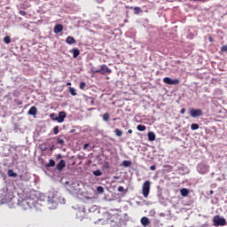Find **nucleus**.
<instances>
[{"label": "nucleus", "instance_id": "nucleus-1", "mask_svg": "<svg viewBox=\"0 0 227 227\" xmlns=\"http://www.w3.org/2000/svg\"><path fill=\"white\" fill-rule=\"evenodd\" d=\"M19 205L24 210H29L30 208L40 210V207H42V204H40V201H38V200H35L31 197L21 200V201L19 202Z\"/></svg>", "mask_w": 227, "mask_h": 227}, {"label": "nucleus", "instance_id": "nucleus-2", "mask_svg": "<svg viewBox=\"0 0 227 227\" xmlns=\"http://www.w3.org/2000/svg\"><path fill=\"white\" fill-rule=\"evenodd\" d=\"M82 211H78L76 215L77 218L80 219V221H82L84 219V215H86V212L90 213V215H94L95 212L96 214H100V209L97 206H92L91 207H87L86 206H82Z\"/></svg>", "mask_w": 227, "mask_h": 227}, {"label": "nucleus", "instance_id": "nucleus-3", "mask_svg": "<svg viewBox=\"0 0 227 227\" xmlns=\"http://www.w3.org/2000/svg\"><path fill=\"white\" fill-rule=\"evenodd\" d=\"M51 120L53 121H58V123H63L65 121V118H67V112L61 111L57 114L56 113H52L50 114Z\"/></svg>", "mask_w": 227, "mask_h": 227}, {"label": "nucleus", "instance_id": "nucleus-4", "mask_svg": "<svg viewBox=\"0 0 227 227\" xmlns=\"http://www.w3.org/2000/svg\"><path fill=\"white\" fill-rule=\"evenodd\" d=\"M65 198H60L59 200H56L55 199H48V205L49 208L51 210H54V208H57L58 203H60V205H65L66 203Z\"/></svg>", "mask_w": 227, "mask_h": 227}, {"label": "nucleus", "instance_id": "nucleus-5", "mask_svg": "<svg viewBox=\"0 0 227 227\" xmlns=\"http://www.w3.org/2000/svg\"><path fill=\"white\" fill-rule=\"evenodd\" d=\"M91 72L92 74H100L101 75H106V74H111L112 71L107 65L103 64L100 66L99 69H95L92 67Z\"/></svg>", "mask_w": 227, "mask_h": 227}, {"label": "nucleus", "instance_id": "nucleus-6", "mask_svg": "<svg viewBox=\"0 0 227 227\" xmlns=\"http://www.w3.org/2000/svg\"><path fill=\"white\" fill-rule=\"evenodd\" d=\"M196 169L200 175H207L210 171V166L207 163L200 162L197 165Z\"/></svg>", "mask_w": 227, "mask_h": 227}, {"label": "nucleus", "instance_id": "nucleus-7", "mask_svg": "<svg viewBox=\"0 0 227 227\" xmlns=\"http://www.w3.org/2000/svg\"><path fill=\"white\" fill-rule=\"evenodd\" d=\"M214 226H226V219L219 215L213 217Z\"/></svg>", "mask_w": 227, "mask_h": 227}, {"label": "nucleus", "instance_id": "nucleus-8", "mask_svg": "<svg viewBox=\"0 0 227 227\" xmlns=\"http://www.w3.org/2000/svg\"><path fill=\"white\" fill-rule=\"evenodd\" d=\"M81 184L79 183H73L70 186L71 194H81Z\"/></svg>", "mask_w": 227, "mask_h": 227}, {"label": "nucleus", "instance_id": "nucleus-9", "mask_svg": "<svg viewBox=\"0 0 227 227\" xmlns=\"http://www.w3.org/2000/svg\"><path fill=\"white\" fill-rule=\"evenodd\" d=\"M150 184H151L150 181H145L143 184L142 192H143L144 198H146L150 194Z\"/></svg>", "mask_w": 227, "mask_h": 227}, {"label": "nucleus", "instance_id": "nucleus-10", "mask_svg": "<svg viewBox=\"0 0 227 227\" xmlns=\"http://www.w3.org/2000/svg\"><path fill=\"white\" fill-rule=\"evenodd\" d=\"M190 116L192 118H198L199 116H203V110L191 108L190 109Z\"/></svg>", "mask_w": 227, "mask_h": 227}, {"label": "nucleus", "instance_id": "nucleus-11", "mask_svg": "<svg viewBox=\"0 0 227 227\" xmlns=\"http://www.w3.org/2000/svg\"><path fill=\"white\" fill-rule=\"evenodd\" d=\"M163 82H165V84H174V85H176V84H180V80H178V79H172V78H169V77H165L163 79Z\"/></svg>", "mask_w": 227, "mask_h": 227}, {"label": "nucleus", "instance_id": "nucleus-12", "mask_svg": "<svg viewBox=\"0 0 227 227\" xmlns=\"http://www.w3.org/2000/svg\"><path fill=\"white\" fill-rule=\"evenodd\" d=\"M40 161H41L42 165L46 168V169L48 168H54V166H56V161H54V160H52V159L50 160L49 163H45L43 159H41Z\"/></svg>", "mask_w": 227, "mask_h": 227}, {"label": "nucleus", "instance_id": "nucleus-13", "mask_svg": "<svg viewBox=\"0 0 227 227\" xmlns=\"http://www.w3.org/2000/svg\"><path fill=\"white\" fill-rule=\"evenodd\" d=\"M57 141V145H59L60 146H65V135H59L55 137Z\"/></svg>", "mask_w": 227, "mask_h": 227}, {"label": "nucleus", "instance_id": "nucleus-14", "mask_svg": "<svg viewBox=\"0 0 227 227\" xmlns=\"http://www.w3.org/2000/svg\"><path fill=\"white\" fill-rule=\"evenodd\" d=\"M67 166V161H65V160H60V161L57 164L55 169H57V171H62L63 168H66Z\"/></svg>", "mask_w": 227, "mask_h": 227}, {"label": "nucleus", "instance_id": "nucleus-15", "mask_svg": "<svg viewBox=\"0 0 227 227\" xmlns=\"http://www.w3.org/2000/svg\"><path fill=\"white\" fill-rule=\"evenodd\" d=\"M140 223H141L142 226H144V227L150 226V224H151L150 219L146 216H143L140 220Z\"/></svg>", "mask_w": 227, "mask_h": 227}, {"label": "nucleus", "instance_id": "nucleus-16", "mask_svg": "<svg viewBox=\"0 0 227 227\" xmlns=\"http://www.w3.org/2000/svg\"><path fill=\"white\" fill-rule=\"evenodd\" d=\"M53 31H54L55 35H59V33H61V31H63V25L57 24L54 27Z\"/></svg>", "mask_w": 227, "mask_h": 227}, {"label": "nucleus", "instance_id": "nucleus-17", "mask_svg": "<svg viewBox=\"0 0 227 227\" xmlns=\"http://www.w3.org/2000/svg\"><path fill=\"white\" fill-rule=\"evenodd\" d=\"M110 227H127V223H117V222H114V221H112L111 222V226Z\"/></svg>", "mask_w": 227, "mask_h": 227}, {"label": "nucleus", "instance_id": "nucleus-18", "mask_svg": "<svg viewBox=\"0 0 227 227\" xmlns=\"http://www.w3.org/2000/svg\"><path fill=\"white\" fill-rule=\"evenodd\" d=\"M36 113H37L36 106H31V108L27 112V114H29V116H36Z\"/></svg>", "mask_w": 227, "mask_h": 227}, {"label": "nucleus", "instance_id": "nucleus-19", "mask_svg": "<svg viewBox=\"0 0 227 227\" xmlns=\"http://www.w3.org/2000/svg\"><path fill=\"white\" fill-rule=\"evenodd\" d=\"M189 189L187 188H183L180 190V193H181V196H183V198H186V196H189Z\"/></svg>", "mask_w": 227, "mask_h": 227}, {"label": "nucleus", "instance_id": "nucleus-20", "mask_svg": "<svg viewBox=\"0 0 227 227\" xmlns=\"http://www.w3.org/2000/svg\"><path fill=\"white\" fill-rule=\"evenodd\" d=\"M66 43H67L68 45H73V43H75V38L72 36H67L66 39Z\"/></svg>", "mask_w": 227, "mask_h": 227}, {"label": "nucleus", "instance_id": "nucleus-21", "mask_svg": "<svg viewBox=\"0 0 227 227\" xmlns=\"http://www.w3.org/2000/svg\"><path fill=\"white\" fill-rule=\"evenodd\" d=\"M71 52L73 53V58H77L79 54H81V51L77 48H73Z\"/></svg>", "mask_w": 227, "mask_h": 227}, {"label": "nucleus", "instance_id": "nucleus-22", "mask_svg": "<svg viewBox=\"0 0 227 227\" xmlns=\"http://www.w3.org/2000/svg\"><path fill=\"white\" fill-rule=\"evenodd\" d=\"M148 141H153L155 139V133L153 131H150L147 134Z\"/></svg>", "mask_w": 227, "mask_h": 227}, {"label": "nucleus", "instance_id": "nucleus-23", "mask_svg": "<svg viewBox=\"0 0 227 227\" xmlns=\"http://www.w3.org/2000/svg\"><path fill=\"white\" fill-rule=\"evenodd\" d=\"M8 176L12 178H17V173L13 171V169H9L7 172Z\"/></svg>", "mask_w": 227, "mask_h": 227}, {"label": "nucleus", "instance_id": "nucleus-24", "mask_svg": "<svg viewBox=\"0 0 227 227\" xmlns=\"http://www.w3.org/2000/svg\"><path fill=\"white\" fill-rule=\"evenodd\" d=\"M122 166H123V168H130V166H132V161L131 160H123Z\"/></svg>", "mask_w": 227, "mask_h": 227}, {"label": "nucleus", "instance_id": "nucleus-25", "mask_svg": "<svg viewBox=\"0 0 227 227\" xmlns=\"http://www.w3.org/2000/svg\"><path fill=\"white\" fill-rule=\"evenodd\" d=\"M133 10L135 15H139V13H143V9H141V7H134Z\"/></svg>", "mask_w": 227, "mask_h": 227}, {"label": "nucleus", "instance_id": "nucleus-26", "mask_svg": "<svg viewBox=\"0 0 227 227\" xmlns=\"http://www.w3.org/2000/svg\"><path fill=\"white\" fill-rule=\"evenodd\" d=\"M137 129L139 132H145V130H146V126L139 124L137 126Z\"/></svg>", "mask_w": 227, "mask_h": 227}, {"label": "nucleus", "instance_id": "nucleus-27", "mask_svg": "<svg viewBox=\"0 0 227 227\" xmlns=\"http://www.w3.org/2000/svg\"><path fill=\"white\" fill-rule=\"evenodd\" d=\"M114 132L117 137H121V136H123V131L120 129H115Z\"/></svg>", "mask_w": 227, "mask_h": 227}, {"label": "nucleus", "instance_id": "nucleus-28", "mask_svg": "<svg viewBox=\"0 0 227 227\" xmlns=\"http://www.w3.org/2000/svg\"><path fill=\"white\" fill-rule=\"evenodd\" d=\"M92 175H94V176H102V170L100 169H97L92 171Z\"/></svg>", "mask_w": 227, "mask_h": 227}, {"label": "nucleus", "instance_id": "nucleus-29", "mask_svg": "<svg viewBox=\"0 0 227 227\" xmlns=\"http://www.w3.org/2000/svg\"><path fill=\"white\" fill-rule=\"evenodd\" d=\"M102 118H103V121H109V118H110L109 113H105V114L102 115Z\"/></svg>", "mask_w": 227, "mask_h": 227}, {"label": "nucleus", "instance_id": "nucleus-30", "mask_svg": "<svg viewBox=\"0 0 227 227\" xmlns=\"http://www.w3.org/2000/svg\"><path fill=\"white\" fill-rule=\"evenodd\" d=\"M198 129H200V124H198V123H192V124L191 125V129H192V130H198Z\"/></svg>", "mask_w": 227, "mask_h": 227}, {"label": "nucleus", "instance_id": "nucleus-31", "mask_svg": "<svg viewBox=\"0 0 227 227\" xmlns=\"http://www.w3.org/2000/svg\"><path fill=\"white\" fill-rule=\"evenodd\" d=\"M69 93H71L73 97H75V95H77V92L75 91V89L74 87L69 88Z\"/></svg>", "mask_w": 227, "mask_h": 227}, {"label": "nucleus", "instance_id": "nucleus-32", "mask_svg": "<svg viewBox=\"0 0 227 227\" xmlns=\"http://www.w3.org/2000/svg\"><path fill=\"white\" fill-rule=\"evenodd\" d=\"M4 43L8 44V43H12V38L8 35H6L4 38Z\"/></svg>", "mask_w": 227, "mask_h": 227}, {"label": "nucleus", "instance_id": "nucleus-33", "mask_svg": "<svg viewBox=\"0 0 227 227\" xmlns=\"http://www.w3.org/2000/svg\"><path fill=\"white\" fill-rule=\"evenodd\" d=\"M53 134H54L55 136H58V135L59 134V126H55V127L53 128Z\"/></svg>", "mask_w": 227, "mask_h": 227}, {"label": "nucleus", "instance_id": "nucleus-34", "mask_svg": "<svg viewBox=\"0 0 227 227\" xmlns=\"http://www.w3.org/2000/svg\"><path fill=\"white\" fill-rule=\"evenodd\" d=\"M40 150L42 152H47V145H45V144L40 145Z\"/></svg>", "mask_w": 227, "mask_h": 227}, {"label": "nucleus", "instance_id": "nucleus-35", "mask_svg": "<svg viewBox=\"0 0 227 227\" xmlns=\"http://www.w3.org/2000/svg\"><path fill=\"white\" fill-rule=\"evenodd\" d=\"M97 192H98V194H104V187L98 186L97 187Z\"/></svg>", "mask_w": 227, "mask_h": 227}, {"label": "nucleus", "instance_id": "nucleus-36", "mask_svg": "<svg viewBox=\"0 0 227 227\" xmlns=\"http://www.w3.org/2000/svg\"><path fill=\"white\" fill-rule=\"evenodd\" d=\"M104 168L106 169H111V166H109V161H104Z\"/></svg>", "mask_w": 227, "mask_h": 227}, {"label": "nucleus", "instance_id": "nucleus-37", "mask_svg": "<svg viewBox=\"0 0 227 227\" xmlns=\"http://www.w3.org/2000/svg\"><path fill=\"white\" fill-rule=\"evenodd\" d=\"M84 88H86V82H80V90H84Z\"/></svg>", "mask_w": 227, "mask_h": 227}, {"label": "nucleus", "instance_id": "nucleus-38", "mask_svg": "<svg viewBox=\"0 0 227 227\" xmlns=\"http://www.w3.org/2000/svg\"><path fill=\"white\" fill-rule=\"evenodd\" d=\"M19 13H20V15H21L22 17H26V15H27V12H26V11H22V10H20V11L19 12Z\"/></svg>", "mask_w": 227, "mask_h": 227}, {"label": "nucleus", "instance_id": "nucleus-39", "mask_svg": "<svg viewBox=\"0 0 227 227\" xmlns=\"http://www.w3.org/2000/svg\"><path fill=\"white\" fill-rule=\"evenodd\" d=\"M221 51H222V52H227V45L222 46Z\"/></svg>", "mask_w": 227, "mask_h": 227}, {"label": "nucleus", "instance_id": "nucleus-40", "mask_svg": "<svg viewBox=\"0 0 227 227\" xmlns=\"http://www.w3.org/2000/svg\"><path fill=\"white\" fill-rule=\"evenodd\" d=\"M118 191L119 192H123L125 191V188L123 186H119Z\"/></svg>", "mask_w": 227, "mask_h": 227}, {"label": "nucleus", "instance_id": "nucleus-41", "mask_svg": "<svg viewBox=\"0 0 227 227\" xmlns=\"http://www.w3.org/2000/svg\"><path fill=\"white\" fill-rule=\"evenodd\" d=\"M90 106H95V99L93 98H90Z\"/></svg>", "mask_w": 227, "mask_h": 227}, {"label": "nucleus", "instance_id": "nucleus-42", "mask_svg": "<svg viewBox=\"0 0 227 227\" xmlns=\"http://www.w3.org/2000/svg\"><path fill=\"white\" fill-rule=\"evenodd\" d=\"M150 169H151V171H155V169H157V167L155 165H152L150 167Z\"/></svg>", "mask_w": 227, "mask_h": 227}, {"label": "nucleus", "instance_id": "nucleus-43", "mask_svg": "<svg viewBox=\"0 0 227 227\" xmlns=\"http://www.w3.org/2000/svg\"><path fill=\"white\" fill-rule=\"evenodd\" d=\"M55 149H56V145H51V146L50 147V150H51V152H54Z\"/></svg>", "mask_w": 227, "mask_h": 227}, {"label": "nucleus", "instance_id": "nucleus-44", "mask_svg": "<svg viewBox=\"0 0 227 227\" xmlns=\"http://www.w3.org/2000/svg\"><path fill=\"white\" fill-rule=\"evenodd\" d=\"M180 113H181V114H185V108H182V109L180 110Z\"/></svg>", "mask_w": 227, "mask_h": 227}, {"label": "nucleus", "instance_id": "nucleus-45", "mask_svg": "<svg viewBox=\"0 0 227 227\" xmlns=\"http://www.w3.org/2000/svg\"><path fill=\"white\" fill-rule=\"evenodd\" d=\"M126 9H127V10H134V7L126 5Z\"/></svg>", "mask_w": 227, "mask_h": 227}, {"label": "nucleus", "instance_id": "nucleus-46", "mask_svg": "<svg viewBox=\"0 0 227 227\" xmlns=\"http://www.w3.org/2000/svg\"><path fill=\"white\" fill-rule=\"evenodd\" d=\"M88 146H90V144H84L83 145V150H86V148H88Z\"/></svg>", "mask_w": 227, "mask_h": 227}, {"label": "nucleus", "instance_id": "nucleus-47", "mask_svg": "<svg viewBox=\"0 0 227 227\" xmlns=\"http://www.w3.org/2000/svg\"><path fill=\"white\" fill-rule=\"evenodd\" d=\"M208 40H209V42H214V38H212V36H210V37H208Z\"/></svg>", "mask_w": 227, "mask_h": 227}, {"label": "nucleus", "instance_id": "nucleus-48", "mask_svg": "<svg viewBox=\"0 0 227 227\" xmlns=\"http://www.w3.org/2000/svg\"><path fill=\"white\" fill-rule=\"evenodd\" d=\"M74 132H75V129H71V130L69 131L70 134H74Z\"/></svg>", "mask_w": 227, "mask_h": 227}, {"label": "nucleus", "instance_id": "nucleus-49", "mask_svg": "<svg viewBox=\"0 0 227 227\" xmlns=\"http://www.w3.org/2000/svg\"><path fill=\"white\" fill-rule=\"evenodd\" d=\"M128 134H132V129H129Z\"/></svg>", "mask_w": 227, "mask_h": 227}, {"label": "nucleus", "instance_id": "nucleus-50", "mask_svg": "<svg viewBox=\"0 0 227 227\" xmlns=\"http://www.w3.org/2000/svg\"><path fill=\"white\" fill-rule=\"evenodd\" d=\"M57 159H61V154H58Z\"/></svg>", "mask_w": 227, "mask_h": 227}, {"label": "nucleus", "instance_id": "nucleus-51", "mask_svg": "<svg viewBox=\"0 0 227 227\" xmlns=\"http://www.w3.org/2000/svg\"><path fill=\"white\" fill-rule=\"evenodd\" d=\"M209 194L210 195L214 194V191L213 190L209 191Z\"/></svg>", "mask_w": 227, "mask_h": 227}, {"label": "nucleus", "instance_id": "nucleus-52", "mask_svg": "<svg viewBox=\"0 0 227 227\" xmlns=\"http://www.w3.org/2000/svg\"><path fill=\"white\" fill-rule=\"evenodd\" d=\"M98 3H104V0H97Z\"/></svg>", "mask_w": 227, "mask_h": 227}, {"label": "nucleus", "instance_id": "nucleus-53", "mask_svg": "<svg viewBox=\"0 0 227 227\" xmlns=\"http://www.w3.org/2000/svg\"><path fill=\"white\" fill-rule=\"evenodd\" d=\"M160 215H161V217H164L165 214H164V213H161Z\"/></svg>", "mask_w": 227, "mask_h": 227}, {"label": "nucleus", "instance_id": "nucleus-54", "mask_svg": "<svg viewBox=\"0 0 227 227\" xmlns=\"http://www.w3.org/2000/svg\"><path fill=\"white\" fill-rule=\"evenodd\" d=\"M68 184H69L68 181H67V182L65 183L66 185H68Z\"/></svg>", "mask_w": 227, "mask_h": 227}, {"label": "nucleus", "instance_id": "nucleus-55", "mask_svg": "<svg viewBox=\"0 0 227 227\" xmlns=\"http://www.w3.org/2000/svg\"><path fill=\"white\" fill-rule=\"evenodd\" d=\"M126 15H129V11L126 12Z\"/></svg>", "mask_w": 227, "mask_h": 227}, {"label": "nucleus", "instance_id": "nucleus-56", "mask_svg": "<svg viewBox=\"0 0 227 227\" xmlns=\"http://www.w3.org/2000/svg\"><path fill=\"white\" fill-rule=\"evenodd\" d=\"M70 84H71L70 82H67V85H68V86H70Z\"/></svg>", "mask_w": 227, "mask_h": 227}, {"label": "nucleus", "instance_id": "nucleus-57", "mask_svg": "<svg viewBox=\"0 0 227 227\" xmlns=\"http://www.w3.org/2000/svg\"><path fill=\"white\" fill-rule=\"evenodd\" d=\"M114 121H116V118L114 119Z\"/></svg>", "mask_w": 227, "mask_h": 227}]
</instances>
